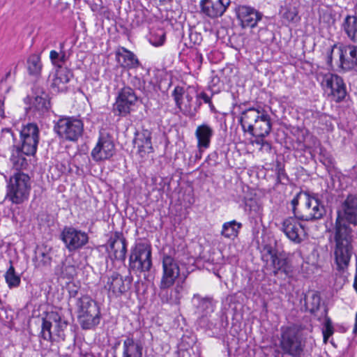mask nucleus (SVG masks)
Returning <instances> with one entry per match:
<instances>
[{
  "label": "nucleus",
  "instance_id": "30",
  "mask_svg": "<svg viewBox=\"0 0 357 357\" xmlns=\"http://www.w3.org/2000/svg\"><path fill=\"white\" fill-rule=\"evenodd\" d=\"M73 77V73L67 68H57L52 80V86L56 88L58 91H63L65 84H67Z\"/></svg>",
  "mask_w": 357,
  "mask_h": 357
},
{
  "label": "nucleus",
  "instance_id": "31",
  "mask_svg": "<svg viewBox=\"0 0 357 357\" xmlns=\"http://www.w3.org/2000/svg\"><path fill=\"white\" fill-rule=\"evenodd\" d=\"M342 29L348 38L354 43L357 42V17L347 15L342 24Z\"/></svg>",
  "mask_w": 357,
  "mask_h": 357
},
{
  "label": "nucleus",
  "instance_id": "25",
  "mask_svg": "<svg viewBox=\"0 0 357 357\" xmlns=\"http://www.w3.org/2000/svg\"><path fill=\"white\" fill-rule=\"evenodd\" d=\"M151 138V132L146 129L136 133L133 144L137 146L138 153L142 157L153 151Z\"/></svg>",
  "mask_w": 357,
  "mask_h": 357
},
{
  "label": "nucleus",
  "instance_id": "40",
  "mask_svg": "<svg viewBox=\"0 0 357 357\" xmlns=\"http://www.w3.org/2000/svg\"><path fill=\"white\" fill-rule=\"evenodd\" d=\"M184 93H185L184 88L182 86H176L172 93V95L174 98V100L175 101L176 105L183 112L184 108H182V100H183Z\"/></svg>",
  "mask_w": 357,
  "mask_h": 357
},
{
  "label": "nucleus",
  "instance_id": "13",
  "mask_svg": "<svg viewBox=\"0 0 357 357\" xmlns=\"http://www.w3.org/2000/svg\"><path fill=\"white\" fill-rule=\"evenodd\" d=\"M281 230L291 241L296 244L301 243L305 236L304 228L296 218L290 217L284 219L282 223Z\"/></svg>",
  "mask_w": 357,
  "mask_h": 357
},
{
  "label": "nucleus",
  "instance_id": "52",
  "mask_svg": "<svg viewBox=\"0 0 357 357\" xmlns=\"http://www.w3.org/2000/svg\"><path fill=\"white\" fill-rule=\"evenodd\" d=\"M212 95H208L207 93L202 91L196 96L197 100H202L205 103H208L211 100Z\"/></svg>",
  "mask_w": 357,
  "mask_h": 357
},
{
  "label": "nucleus",
  "instance_id": "14",
  "mask_svg": "<svg viewBox=\"0 0 357 357\" xmlns=\"http://www.w3.org/2000/svg\"><path fill=\"white\" fill-rule=\"evenodd\" d=\"M337 218L347 220L349 223L357 225V195L349 194L337 211Z\"/></svg>",
  "mask_w": 357,
  "mask_h": 357
},
{
  "label": "nucleus",
  "instance_id": "9",
  "mask_svg": "<svg viewBox=\"0 0 357 357\" xmlns=\"http://www.w3.org/2000/svg\"><path fill=\"white\" fill-rule=\"evenodd\" d=\"M54 130L66 140L76 141L82 135L84 124L80 119L75 118H60L54 126Z\"/></svg>",
  "mask_w": 357,
  "mask_h": 357
},
{
  "label": "nucleus",
  "instance_id": "61",
  "mask_svg": "<svg viewBox=\"0 0 357 357\" xmlns=\"http://www.w3.org/2000/svg\"><path fill=\"white\" fill-rule=\"evenodd\" d=\"M212 82L214 83V84H216V83L219 82L218 77H213Z\"/></svg>",
  "mask_w": 357,
  "mask_h": 357
},
{
  "label": "nucleus",
  "instance_id": "48",
  "mask_svg": "<svg viewBox=\"0 0 357 357\" xmlns=\"http://www.w3.org/2000/svg\"><path fill=\"white\" fill-rule=\"evenodd\" d=\"M200 100H197V105L195 107V108L193 109H192L190 107H185V108L183 109V113L185 114H188L191 116H195L202 105V102Z\"/></svg>",
  "mask_w": 357,
  "mask_h": 357
},
{
  "label": "nucleus",
  "instance_id": "54",
  "mask_svg": "<svg viewBox=\"0 0 357 357\" xmlns=\"http://www.w3.org/2000/svg\"><path fill=\"white\" fill-rule=\"evenodd\" d=\"M169 291H160V297L161 298L163 302H169V299L168 298Z\"/></svg>",
  "mask_w": 357,
  "mask_h": 357
},
{
  "label": "nucleus",
  "instance_id": "49",
  "mask_svg": "<svg viewBox=\"0 0 357 357\" xmlns=\"http://www.w3.org/2000/svg\"><path fill=\"white\" fill-rule=\"evenodd\" d=\"M337 47V45L334 44L327 49L326 51V63L329 67H332L333 62V53L335 48Z\"/></svg>",
  "mask_w": 357,
  "mask_h": 357
},
{
  "label": "nucleus",
  "instance_id": "38",
  "mask_svg": "<svg viewBox=\"0 0 357 357\" xmlns=\"http://www.w3.org/2000/svg\"><path fill=\"white\" fill-rule=\"evenodd\" d=\"M126 281L127 282L126 287L122 277L118 275L116 277H112L111 280H108V284L110 283L108 290H126V289H129V284H130V280H126Z\"/></svg>",
  "mask_w": 357,
  "mask_h": 357
},
{
  "label": "nucleus",
  "instance_id": "47",
  "mask_svg": "<svg viewBox=\"0 0 357 357\" xmlns=\"http://www.w3.org/2000/svg\"><path fill=\"white\" fill-rule=\"evenodd\" d=\"M304 192H298L291 200V204L292 206V211L295 215V217L298 219V213H299L300 209L297 208V206L299 204V200L303 198L304 199Z\"/></svg>",
  "mask_w": 357,
  "mask_h": 357
},
{
  "label": "nucleus",
  "instance_id": "42",
  "mask_svg": "<svg viewBox=\"0 0 357 357\" xmlns=\"http://www.w3.org/2000/svg\"><path fill=\"white\" fill-rule=\"evenodd\" d=\"M327 309L324 308V314L326 315V319L324 321V328L323 329V336L324 341L326 342L329 337H331L334 332L333 326L332 324V321L331 319L326 317Z\"/></svg>",
  "mask_w": 357,
  "mask_h": 357
},
{
  "label": "nucleus",
  "instance_id": "51",
  "mask_svg": "<svg viewBox=\"0 0 357 357\" xmlns=\"http://www.w3.org/2000/svg\"><path fill=\"white\" fill-rule=\"evenodd\" d=\"M189 37H190V40L194 44H199L202 40L201 34L198 33L196 31H195V32L191 31L189 35Z\"/></svg>",
  "mask_w": 357,
  "mask_h": 357
},
{
  "label": "nucleus",
  "instance_id": "58",
  "mask_svg": "<svg viewBox=\"0 0 357 357\" xmlns=\"http://www.w3.org/2000/svg\"><path fill=\"white\" fill-rule=\"evenodd\" d=\"M195 59L198 61L199 63H202V56L199 53H197L195 56Z\"/></svg>",
  "mask_w": 357,
  "mask_h": 357
},
{
  "label": "nucleus",
  "instance_id": "41",
  "mask_svg": "<svg viewBox=\"0 0 357 357\" xmlns=\"http://www.w3.org/2000/svg\"><path fill=\"white\" fill-rule=\"evenodd\" d=\"M61 273L68 278H72L76 274V268L70 261L66 259L62 262Z\"/></svg>",
  "mask_w": 357,
  "mask_h": 357
},
{
  "label": "nucleus",
  "instance_id": "15",
  "mask_svg": "<svg viewBox=\"0 0 357 357\" xmlns=\"http://www.w3.org/2000/svg\"><path fill=\"white\" fill-rule=\"evenodd\" d=\"M347 220L336 218L333 229V239L335 244L353 243V230Z\"/></svg>",
  "mask_w": 357,
  "mask_h": 357
},
{
  "label": "nucleus",
  "instance_id": "64",
  "mask_svg": "<svg viewBox=\"0 0 357 357\" xmlns=\"http://www.w3.org/2000/svg\"><path fill=\"white\" fill-rule=\"evenodd\" d=\"M10 75V73L8 72L6 75V78L8 77Z\"/></svg>",
  "mask_w": 357,
  "mask_h": 357
},
{
  "label": "nucleus",
  "instance_id": "39",
  "mask_svg": "<svg viewBox=\"0 0 357 357\" xmlns=\"http://www.w3.org/2000/svg\"><path fill=\"white\" fill-rule=\"evenodd\" d=\"M6 281L9 288L17 287L20 282V278L15 273L14 267L11 265L5 274Z\"/></svg>",
  "mask_w": 357,
  "mask_h": 357
},
{
  "label": "nucleus",
  "instance_id": "3",
  "mask_svg": "<svg viewBox=\"0 0 357 357\" xmlns=\"http://www.w3.org/2000/svg\"><path fill=\"white\" fill-rule=\"evenodd\" d=\"M68 312L61 310L47 312L43 318L41 336L48 341L55 340L56 337L64 339V331L69 324Z\"/></svg>",
  "mask_w": 357,
  "mask_h": 357
},
{
  "label": "nucleus",
  "instance_id": "17",
  "mask_svg": "<svg viewBox=\"0 0 357 357\" xmlns=\"http://www.w3.org/2000/svg\"><path fill=\"white\" fill-rule=\"evenodd\" d=\"M115 153L113 141L106 137H100L96 146L91 151V157L95 161H101L110 158Z\"/></svg>",
  "mask_w": 357,
  "mask_h": 357
},
{
  "label": "nucleus",
  "instance_id": "32",
  "mask_svg": "<svg viewBox=\"0 0 357 357\" xmlns=\"http://www.w3.org/2000/svg\"><path fill=\"white\" fill-rule=\"evenodd\" d=\"M277 242L275 240H271L268 243H263L260 247L261 257L264 262L268 263L279 252L276 248Z\"/></svg>",
  "mask_w": 357,
  "mask_h": 357
},
{
  "label": "nucleus",
  "instance_id": "63",
  "mask_svg": "<svg viewBox=\"0 0 357 357\" xmlns=\"http://www.w3.org/2000/svg\"><path fill=\"white\" fill-rule=\"evenodd\" d=\"M69 292H70V296H74L75 297V296H76L77 295V291H73V295L71 294L72 291H69Z\"/></svg>",
  "mask_w": 357,
  "mask_h": 357
},
{
  "label": "nucleus",
  "instance_id": "36",
  "mask_svg": "<svg viewBox=\"0 0 357 357\" xmlns=\"http://www.w3.org/2000/svg\"><path fill=\"white\" fill-rule=\"evenodd\" d=\"M242 224L236 220H232L223 224L221 234L228 238H234L238 236L239 229Z\"/></svg>",
  "mask_w": 357,
  "mask_h": 357
},
{
  "label": "nucleus",
  "instance_id": "62",
  "mask_svg": "<svg viewBox=\"0 0 357 357\" xmlns=\"http://www.w3.org/2000/svg\"><path fill=\"white\" fill-rule=\"evenodd\" d=\"M185 98L188 102H190L192 99V96H190V95H186Z\"/></svg>",
  "mask_w": 357,
  "mask_h": 357
},
{
  "label": "nucleus",
  "instance_id": "28",
  "mask_svg": "<svg viewBox=\"0 0 357 357\" xmlns=\"http://www.w3.org/2000/svg\"><path fill=\"white\" fill-rule=\"evenodd\" d=\"M213 132V128L206 123L197 126L195 135L197 139V147L199 149L209 147Z\"/></svg>",
  "mask_w": 357,
  "mask_h": 357
},
{
  "label": "nucleus",
  "instance_id": "16",
  "mask_svg": "<svg viewBox=\"0 0 357 357\" xmlns=\"http://www.w3.org/2000/svg\"><path fill=\"white\" fill-rule=\"evenodd\" d=\"M236 15L243 28L255 27L263 17L262 13L248 6H239L236 8Z\"/></svg>",
  "mask_w": 357,
  "mask_h": 357
},
{
  "label": "nucleus",
  "instance_id": "19",
  "mask_svg": "<svg viewBox=\"0 0 357 357\" xmlns=\"http://www.w3.org/2000/svg\"><path fill=\"white\" fill-rule=\"evenodd\" d=\"M230 4V0H201L202 12L211 18L221 17Z\"/></svg>",
  "mask_w": 357,
  "mask_h": 357
},
{
  "label": "nucleus",
  "instance_id": "56",
  "mask_svg": "<svg viewBox=\"0 0 357 357\" xmlns=\"http://www.w3.org/2000/svg\"><path fill=\"white\" fill-rule=\"evenodd\" d=\"M264 137H256V139L252 142V144H256L257 145H259L260 146L266 142V140L264 139Z\"/></svg>",
  "mask_w": 357,
  "mask_h": 357
},
{
  "label": "nucleus",
  "instance_id": "24",
  "mask_svg": "<svg viewBox=\"0 0 357 357\" xmlns=\"http://www.w3.org/2000/svg\"><path fill=\"white\" fill-rule=\"evenodd\" d=\"M115 56L117 63L123 68L134 69L141 65L136 55L123 47H120L116 50Z\"/></svg>",
  "mask_w": 357,
  "mask_h": 357
},
{
  "label": "nucleus",
  "instance_id": "22",
  "mask_svg": "<svg viewBox=\"0 0 357 357\" xmlns=\"http://www.w3.org/2000/svg\"><path fill=\"white\" fill-rule=\"evenodd\" d=\"M109 248L115 260L124 261L127 252V242L123 234L116 231L109 240Z\"/></svg>",
  "mask_w": 357,
  "mask_h": 357
},
{
  "label": "nucleus",
  "instance_id": "29",
  "mask_svg": "<svg viewBox=\"0 0 357 357\" xmlns=\"http://www.w3.org/2000/svg\"><path fill=\"white\" fill-rule=\"evenodd\" d=\"M271 130V123L270 116L264 110H261L259 120L257 122L255 128H253L251 135L255 137H265Z\"/></svg>",
  "mask_w": 357,
  "mask_h": 357
},
{
  "label": "nucleus",
  "instance_id": "37",
  "mask_svg": "<svg viewBox=\"0 0 357 357\" xmlns=\"http://www.w3.org/2000/svg\"><path fill=\"white\" fill-rule=\"evenodd\" d=\"M40 57L38 54H31L27 59V69L31 75L38 76L42 70Z\"/></svg>",
  "mask_w": 357,
  "mask_h": 357
},
{
  "label": "nucleus",
  "instance_id": "20",
  "mask_svg": "<svg viewBox=\"0 0 357 357\" xmlns=\"http://www.w3.org/2000/svg\"><path fill=\"white\" fill-rule=\"evenodd\" d=\"M339 50L340 66L346 71L354 70L357 72V46H340Z\"/></svg>",
  "mask_w": 357,
  "mask_h": 357
},
{
  "label": "nucleus",
  "instance_id": "10",
  "mask_svg": "<svg viewBox=\"0 0 357 357\" xmlns=\"http://www.w3.org/2000/svg\"><path fill=\"white\" fill-rule=\"evenodd\" d=\"M323 88L328 92L336 102H342L347 96V88L343 79L333 73L325 74L321 81Z\"/></svg>",
  "mask_w": 357,
  "mask_h": 357
},
{
  "label": "nucleus",
  "instance_id": "26",
  "mask_svg": "<svg viewBox=\"0 0 357 357\" xmlns=\"http://www.w3.org/2000/svg\"><path fill=\"white\" fill-rule=\"evenodd\" d=\"M50 107L49 95L45 91L38 89L30 109L42 116L49 112Z\"/></svg>",
  "mask_w": 357,
  "mask_h": 357
},
{
  "label": "nucleus",
  "instance_id": "27",
  "mask_svg": "<svg viewBox=\"0 0 357 357\" xmlns=\"http://www.w3.org/2000/svg\"><path fill=\"white\" fill-rule=\"evenodd\" d=\"M143 345L133 337L127 336L123 343L122 357H142Z\"/></svg>",
  "mask_w": 357,
  "mask_h": 357
},
{
  "label": "nucleus",
  "instance_id": "1",
  "mask_svg": "<svg viewBox=\"0 0 357 357\" xmlns=\"http://www.w3.org/2000/svg\"><path fill=\"white\" fill-rule=\"evenodd\" d=\"M21 146L16 149L15 155L11 156V160L16 168H22L26 165V160L22 156L33 155L36 151L39 142V129L33 123H29L24 126L20 131Z\"/></svg>",
  "mask_w": 357,
  "mask_h": 357
},
{
  "label": "nucleus",
  "instance_id": "7",
  "mask_svg": "<svg viewBox=\"0 0 357 357\" xmlns=\"http://www.w3.org/2000/svg\"><path fill=\"white\" fill-rule=\"evenodd\" d=\"M305 204L298 213V220L312 222L321 219L326 214V209L317 195L311 196L304 192Z\"/></svg>",
  "mask_w": 357,
  "mask_h": 357
},
{
  "label": "nucleus",
  "instance_id": "6",
  "mask_svg": "<svg viewBox=\"0 0 357 357\" xmlns=\"http://www.w3.org/2000/svg\"><path fill=\"white\" fill-rule=\"evenodd\" d=\"M152 266L151 248L145 243H137L131 249L129 270L135 273L149 271Z\"/></svg>",
  "mask_w": 357,
  "mask_h": 357
},
{
  "label": "nucleus",
  "instance_id": "57",
  "mask_svg": "<svg viewBox=\"0 0 357 357\" xmlns=\"http://www.w3.org/2000/svg\"><path fill=\"white\" fill-rule=\"evenodd\" d=\"M353 333H354V334H356V333H357V312H356V317H355V324H354V327Z\"/></svg>",
  "mask_w": 357,
  "mask_h": 357
},
{
  "label": "nucleus",
  "instance_id": "59",
  "mask_svg": "<svg viewBox=\"0 0 357 357\" xmlns=\"http://www.w3.org/2000/svg\"><path fill=\"white\" fill-rule=\"evenodd\" d=\"M354 287L355 290H357V270L355 275L354 282Z\"/></svg>",
  "mask_w": 357,
  "mask_h": 357
},
{
  "label": "nucleus",
  "instance_id": "50",
  "mask_svg": "<svg viewBox=\"0 0 357 357\" xmlns=\"http://www.w3.org/2000/svg\"><path fill=\"white\" fill-rule=\"evenodd\" d=\"M131 82L134 86L139 90H142L144 88L145 82L137 76L132 79Z\"/></svg>",
  "mask_w": 357,
  "mask_h": 357
},
{
  "label": "nucleus",
  "instance_id": "33",
  "mask_svg": "<svg viewBox=\"0 0 357 357\" xmlns=\"http://www.w3.org/2000/svg\"><path fill=\"white\" fill-rule=\"evenodd\" d=\"M306 308L314 313L319 310L321 305V298L319 291H307L304 296Z\"/></svg>",
  "mask_w": 357,
  "mask_h": 357
},
{
  "label": "nucleus",
  "instance_id": "21",
  "mask_svg": "<svg viewBox=\"0 0 357 357\" xmlns=\"http://www.w3.org/2000/svg\"><path fill=\"white\" fill-rule=\"evenodd\" d=\"M265 268L267 271H270L271 274H273L275 276L280 275L282 277L289 276L291 272V266L289 261L282 253H279L272 260L265 265Z\"/></svg>",
  "mask_w": 357,
  "mask_h": 357
},
{
  "label": "nucleus",
  "instance_id": "60",
  "mask_svg": "<svg viewBox=\"0 0 357 357\" xmlns=\"http://www.w3.org/2000/svg\"><path fill=\"white\" fill-rule=\"evenodd\" d=\"M207 104H208V106H209V107H210V109H211V110L212 112L215 111V107H214V105H213V103H212L211 100L209 102H208Z\"/></svg>",
  "mask_w": 357,
  "mask_h": 357
},
{
  "label": "nucleus",
  "instance_id": "23",
  "mask_svg": "<svg viewBox=\"0 0 357 357\" xmlns=\"http://www.w3.org/2000/svg\"><path fill=\"white\" fill-rule=\"evenodd\" d=\"M261 110L254 107L243 111L239 117V123L244 132L252 133L257 122L259 120Z\"/></svg>",
  "mask_w": 357,
  "mask_h": 357
},
{
  "label": "nucleus",
  "instance_id": "11",
  "mask_svg": "<svg viewBox=\"0 0 357 357\" xmlns=\"http://www.w3.org/2000/svg\"><path fill=\"white\" fill-rule=\"evenodd\" d=\"M61 236L69 252H74L82 248L88 243L89 238L86 232L72 227H64Z\"/></svg>",
  "mask_w": 357,
  "mask_h": 357
},
{
  "label": "nucleus",
  "instance_id": "35",
  "mask_svg": "<svg viewBox=\"0 0 357 357\" xmlns=\"http://www.w3.org/2000/svg\"><path fill=\"white\" fill-rule=\"evenodd\" d=\"M193 303L197 305V307L205 314L212 312L214 310L213 299L210 297L201 298L198 294H195L193 297Z\"/></svg>",
  "mask_w": 357,
  "mask_h": 357
},
{
  "label": "nucleus",
  "instance_id": "2",
  "mask_svg": "<svg viewBox=\"0 0 357 357\" xmlns=\"http://www.w3.org/2000/svg\"><path fill=\"white\" fill-rule=\"evenodd\" d=\"M31 190L30 176L22 172H15L7 181L5 199L14 205H22L29 200Z\"/></svg>",
  "mask_w": 357,
  "mask_h": 357
},
{
  "label": "nucleus",
  "instance_id": "34",
  "mask_svg": "<svg viewBox=\"0 0 357 357\" xmlns=\"http://www.w3.org/2000/svg\"><path fill=\"white\" fill-rule=\"evenodd\" d=\"M64 46L65 43H61L59 44V52L52 50L50 53V60L52 64L56 68L63 67L62 65L68 60L66 52L64 50Z\"/></svg>",
  "mask_w": 357,
  "mask_h": 357
},
{
  "label": "nucleus",
  "instance_id": "55",
  "mask_svg": "<svg viewBox=\"0 0 357 357\" xmlns=\"http://www.w3.org/2000/svg\"><path fill=\"white\" fill-rule=\"evenodd\" d=\"M0 116L3 119L5 117L4 112V100L0 99Z\"/></svg>",
  "mask_w": 357,
  "mask_h": 357
},
{
  "label": "nucleus",
  "instance_id": "8",
  "mask_svg": "<svg viewBox=\"0 0 357 357\" xmlns=\"http://www.w3.org/2000/svg\"><path fill=\"white\" fill-rule=\"evenodd\" d=\"M162 271L163 274L160 282L162 289L170 288L177 280V287L181 289L185 288L183 285L185 278L180 277L179 266L175 259L167 255L162 256Z\"/></svg>",
  "mask_w": 357,
  "mask_h": 357
},
{
  "label": "nucleus",
  "instance_id": "18",
  "mask_svg": "<svg viewBox=\"0 0 357 357\" xmlns=\"http://www.w3.org/2000/svg\"><path fill=\"white\" fill-rule=\"evenodd\" d=\"M354 253L353 243L335 244L333 255L337 268L340 271L347 268Z\"/></svg>",
  "mask_w": 357,
  "mask_h": 357
},
{
  "label": "nucleus",
  "instance_id": "43",
  "mask_svg": "<svg viewBox=\"0 0 357 357\" xmlns=\"http://www.w3.org/2000/svg\"><path fill=\"white\" fill-rule=\"evenodd\" d=\"M276 174H277V183L282 184H287L289 182V178L287 175L284 166L281 162L277 161L276 162Z\"/></svg>",
  "mask_w": 357,
  "mask_h": 357
},
{
  "label": "nucleus",
  "instance_id": "12",
  "mask_svg": "<svg viewBox=\"0 0 357 357\" xmlns=\"http://www.w3.org/2000/svg\"><path fill=\"white\" fill-rule=\"evenodd\" d=\"M137 100V97L134 90L130 86H125L119 91L114 105V110L118 112L117 115L126 116L130 113L131 108Z\"/></svg>",
  "mask_w": 357,
  "mask_h": 357
},
{
  "label": "nucleus",
  "instance_id": "53",
  "mask_svg": "<svg viewBox=\"0 0 357 357\" xmlns=\"http://www.w3.org/2000/svg\"><path fill=\"white\" fill-rule=\"evenodd\" d=\"M260 151L264 153H271L272 150V146L270 142L266 141L259 148Z\"/></svg>",
  "mask_w": 357,
  "mask_h": 357
},
{
  "label": "nucleus",
  "instance_id": "4",
  "mask_svg": "<svg viewBox=\"0 0 357 357\" xmlns=\"http://www.w3.org/2000/svg\"><path fill=\"white\" fill-rule=\"evenodd\" d=\"M77 321L83 330H91L99 324L100 309L95 301L87 295L76 298Z\"/></svg>",
  "mask_w": 357,
  "mask_h": 357
},
{
  "label": "nucleus",
  "instance_id": "5",
  "mask_svg": "<svg viewBox=\"0 0 357 357\" xmlns=\"http://www.w3.org/2000/svg\"><path fill=\"white\" fill-rule=\"evenodd\" d=\"M280 347L285 354L292 357H301L305 344L302 342L299 330L296 326L282 328Z\"/></svg>",
  "mask_w": 357,
  "mask_h": 357
},
{
  "label": "nucleus",
  "instance_id": "44",
  "mask_svg": "<svg viewBox=\"0 0 357 357\" xmlns=\"http://www.w3.org/2000/svg\"><path fill=\"white\" fill-rule=\"evenodd\" d=\"M280 13L282 17L289 22L294 21L298 15V12L294 7H281Z\"/></svg>",
  "mask_w": 357,
  "mask_h": 357
},
{
  "label": "nucleus",
  "instance_id": "45",
  "mask_svg": "<svg viewBox=\"0 0 357 357\" xmlns=\"http://www.w3.org/2000/svg\"><path fill=\"white\" fill-rule=\"evenodd\" d=\"M35 259L38 262L37 266H47L50 264L51 257L41 250H37L36 252Z\"/></svg>",
  "mask_w": 357,
  "mask_h": 357
},
{
  "label": "nucleus",
  "instance_id": "46",
  "mask_svg": "<svg viewBox=\"0 0 357 357\" xmlns=\"http://www.w3.org/2000/svg\"><path fill=\"white\" fill-rule=\"evenodd\" d=\"M165 40V33L162 31L159 33H153L150 37V43L154 46H160L163 45Z\"/></svg>",
  "mask_w": 357,
  "mask_h": 357
}]
</instances>
